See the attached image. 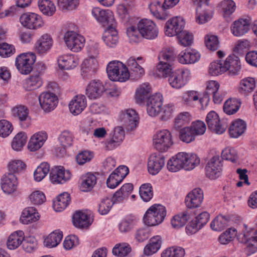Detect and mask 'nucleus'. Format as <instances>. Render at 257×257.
<instances>
[{
	"mask_svg": "<svg viewBox=\"0 0 257 257\" xmlns=\"http://www.w3.org/2000/svg\"><path fill=\"white\" fill-rule=\"evenodd\" d=\"M176 54L172 48L163 49L159 53V63L156 66V73L160 77H169V82L173 88H177V75L173 71Z\"/></svg>",
	"mask_w": 257,
	"mask_h": 257,
	"instance_id": "f257e3e1",
	"label": "nucleus"
},
{
	"mask_svg": "<svg viewBox=\"0 0 257 257\" xmlns=\"http://www.w3.org/2000/svg\"><path fill=\"white\" fill-rule=\"evenodd\" d=\"M241 69L239 58L234 55L228 56L222 63L221 61H214L210 63L209 72L212 75H218L227 71L231 75H238Z\"/></svg>",
	"mask_w": 257,
	"mask_h": 257,
	"instance_id": "f03ea898",
	"label": "nucleus"
},
{
	"mask_svg": "<svg viewBox=\"0 0 257 257\" xmlns=\"http://www.w3.org/2000/svg\"><path fill=\"white\" fill-rule=\"evenodd\" d=\"M166 209L161 204L152 205L146 212L143 220L148 226H156L161 223L166 216Z\"/></svg>",
	"mask_w": 257,
	"mask_h": 257,
	"instance_id": "7ed1b4c3",
	"label": "nucleus"
},
{
	"mask_svg": "<svg viewBox=\"0 0 257 257\" xmlns=\"http://www.w3.org/2000/svg\"><path fill=\"white\" fill-rule=\"evenodd\" d=\"M106 72L108 78L112 81L125 82L130 78L128 68L120 61L109 62L107 66Z\"/></svg>",
	"mask_w": 257,
	"mask_h": 257,
	"instance_id": "20e7f679",
	"label": "nucleus"
},
{
	"mask_svg": "<svg viewBox=\"0 0 257 257\" xmlns=\"http://www.w3.org/2000/svg\"><path fill=\"white\" fill-rule=\"evenodd\" d=\"M153 142L155 148L160 152H167L173 145L171 132L165 129L154 135Z\"/></svg>",
	"mask_w": 257,
	"mask_h": 257,
	"instance_id": "39448f33",
	"label": "nucleus"
},
{
	"mask_svg": "<svg viewBox=\"0 0 257 257\" xmlns=\"http://www.w3.org/2000/svg\"><path fill=\"white\" fill-rule=\"evenodd\" d=\"M36 55L33 53L21 54L16 59V66L18 71L22 74H28L33 69L36 61Z\"/></svg>",
	"mask_w": 257,
	"mask_h": 257,
	"instance_id": "423d86ee",
	"label": "nucleus"
},
{
	"mask_svg": "<svg viewBox=\"0 0 257 257\" xmlns=\"http://www.w3.org/2000/svg\"><path fill=\"white\" fill-rule=\"evenodd\" d=\"M138 29L141 35L144 38L153 40L158 37V28L152 20L144 19L138 23Z\"/></svg>",
	"mask_w": 257,
	"mask_h": 257,
	"instance_id": "0eeeda50",
	"label": "nucleus"
},
{
	"mask_svg": "<svg viewBox=\"0 0 257 257\" xmlns=\"http://www.w3.org/2000/svg\"><path fill=\"white\" fill-rule=\"evenodd\" d=\"M64 39L67 47L73 52H79L83 48L85 38L73 31H67L64 35Z\"/></svg>",
	"mask_w": 257,
	"mask_h": 257,
	"instance_id": "6e6552de",
	"label": "nucleus"
},
{
	"mask_svg": "<svg viewBox=\"0 0 257 257\" xmlns=\"http://www.w3.org/2000/svg\"><path fill=\"white\" fill-rule=\"evenodd\" d=\"M200 159L196 155L184 152L178 153V169L191 170L200 164Z\"/></svg>",
	"mask_w": 257,
	"mask_h": 257,
	"instance_id": "1a4fd4ad",
	"label": "nucleus"
},
{
	"mask_svg": "<svg viewBox=\"0 0 257 257\" xmlns=\"http://www.w3.org/2000/svg\"><path fill=\"white\" fill-rule=\"evenodd\" d=\"M120 120L127 131H132L138 125L139 117L136 110L127 109L121 112Z\"/></svg>",
	"mask_w": 257,
	"mask_h": 257,
	"instance_id": "9d476101",
	"label": "nucleus"
},
{
	"mask_svg": "<svg viewBox=\"0 0 257 257\" xmlns=\"http://www.w3.org/2000/svg\"><path fill=\"white\" fill-rule=\"evenodd\" d=\"M91 13L95 19L104 27L116 26L113 13L108 10H103L99 8L92 9Z\"/></svg>",
	"mask_w": 257,
	"mask_h": 257,
	"instance_id": "9b49d317",
	"label": "nucleus"
},
{
	"mask_svg": "<svg viewBox=\"0 0 257 257\" xmlns=\"http://www.w3.org/2000/svg\"><path fill=\"white\" fill-rule=\"evenodd\" d=\"M206 176L211 180H215L222 175V164L218 156L213 157L205 167Z\"/></svg>",
	"mask_w": 257,
	"mask_h": 257,
	"instance_id": "f8f14e48",
	"label": "nucleus"
},
{
	"mask_svg": "<svg viewBox=\"0 0 257 257\" xmlns=\"http://www.w3.org/2000/svg\"><path fill=\"white\" fill-rule=\"evenodd\" d=\"M12 112L13 116L19 120L23 128H26L31 125V119L27 106L23 105H17L12 108Z\"/></svg>",
	"mask_w": 257,
	"mask_h": 257,
	"instance_id": "ddd939ff",
	"label": "nucleus"
},
{
	"mask_svg": "<svg viewBox=\"0 0 257 257\" xmlns=\"http://www.w3.org/2000/svg\"><path fill=\"white\" fill-rule=\"evenodd\" d=\"M206 122L208 128L217 134L223 133L227 127V125L220 121L218 115L214 111H211L207 114Z\"/></svg>",
	"mask_w": 257,
	"mask_h": 257,
	"instance_id": "4468645a",
	"label": "nucleus"
},
{
	"mask_svg": "<svg viewBox=\"0 0 257 257\" xmlns=\"http://www.w3.org/2000/svg\"><path fill=\"white\" fill-rule=\"evenodd\" d=\"M165 165V157L159 153H153L148 160V170L153 175L157 174Z\"/></svg>",
	"mask_w": 257,
	"mask_h": 257,
	"instance_id": "2eb2a0df",
	"label": "nucleus"
},
{
	"mask_svg": "<svg viewBox=\"0 0 257 257\" xmlns=\"http://www.w3.org/2000/svg\"><path fill=\"white\" fill-rule=\"evenodd\" d=\"M21 24L29 29H37L43 25L40 16L34 13L23 14L20 18Z\"/></svg>",
	"mask_w": 257,
	"mask_h": 257,
	"instance_id": "dca6fc26",
	"label": "nucleus"
},
{
	"mask_svg": "<svg viewBox=\"0 0 257 257\" xmlns=\"http://www.w3.org/2000/svg\"><path fill=\"white\" fill-rule=\"evenodd\" d=\"M185 21L182 17H178V40L181 45L190 46L193 41V36L189 31L185 30Z\"/></svg>",
	"mask_w": 257,
	"mask_h": 257,
	"instance_id": "f3484780",
	"label": "nucleus"
},
{
	"mask_svg": "<svg viewBox=\"0 0 257 257\" xmlns=\"http://www.w3.org/2000/svg\"><path fill=\"white\" fill-rule=\"evenodd\" d=\"M204 199L203 190L200 188H196L190 191L186 196L185 203L189 209L199 207Z\"/></svg>",
	"mask_w": 257,
	"mask_h": 257,
	"instance_id": "a211bd4d",
	"label": "nucleus"
},
{
	"mask_svg": "<svg viewBox=\"0 0 257 257\" xmlns=\"http://www.w3.org/2000/svg\"><path fill=\"white\" fill-rule=\"evenodd\" d=\"M163 105V96L160 93H156L149 97L147 102V110L151 116L160 114Z\"/></svg>",
	"mask_w": 257,
	"mask_h": 257,
	"instance_id": "6ab92c4d",
	"label": "nucleus"
},
{
	"mask_svg": "<svg viewBox=\"0 0 257 257\" xmlns=\"http://www.w3.org/2000/svg\"><path fill=\"white\" fill-rule=\"evenodd\" d=\"M39 103L42 108L46 112L53 110L58 103V98L53 92L42 93L39 97Z\"/></svg>",
	"mask_w": 257,
	"mask_h": 257,
	"instance_id": "aec40b11",
	"label": "nucleus"
},
{
	"mask_svg": "<svg viewBox=\"0 0 257 257\" xmlns=\"http://www.w3.org/2000/svg\"><path fill=\"white\" fill-rule=\"evenodd\" d=\"M53 40L50 35L44 34L36 41L34 49L37 53L41 55L47 54L53 46Z\"/></svg>",
	"mask_w": 257,
	"mask_h": 257,
	"instance_id": "412c9836",
	"label": "nucleus"
},
{
	"mask_svg": "<svg viewBox=\"0 0 257 257\" xmlns=\"http://www.w3.org/2000/svg\"><path fill=\"white\" fill-rule=\"evenodd\" d=\"M125 134L121 126L115 127L113 130L111 138L104 142L106 150H112L117 147L124 139Z\"/></svg>",
	"mask_w": 257,
	"mask_h": 257,
	"instance_id": "4be33fe9",
	"label": "nucleus"
},
{
	"mask_svg": "<svg viewBox=\"0 0 257 257\" xmlns=\"http://www.w3.org/2000/svg\"><path fill=\"white\" fill-rule=\"evenodd\" d=\"M71 178L69 171L65 170L63 167L53 168L50 173V179L54 184H63Z\"/></svg>",
	"mask_w": 257,
	"mask_h": 257,
	"instance_id": "5701e85b",
	"label": "nucleus"
},
{
	"mask_svg": "<svg viewBox=\"0 0 257 257\" xmlns=\"http://www.w3.org/2000/svg\"><path fill=\"white\" fill-rule=\"evenodd\" d=\"M18 182L13 173L5 175L2 179L1 187L4 193L10 194L17 190Z\"/></svg>",
	"mask_w": 257,
	"mask_h": 257,
	"instance_id": "b1692460",
	"label": "nucleus"
},
{
	"mask_svg": "<svg viewBox=\"0 0 257 257\" xmlns=\"http://www.w3.org/2000/svg\"><path fill=\"white\" fill-rule=\"evenodd\" d=\"M148 9L152 16L158 20L164 21L169 17L168 9L159 1L152 2L148 5Z\"/></svg>",
	"mask_w": 257,
	"mask_h": 257,
	"instance_id": "393cba45",
	"label": "nucleus"
},
{
	"mask_svg": "<svg viewBox=\"0 0 257 257\" xmlns=\"http://www.w3.org/2000/svg\"><path fill=\"white\" fill-rule=\"evenodd\" d=\"M103 83L98 80H93L89 82L86 88V94L90 99H95L106 91Z\"/></svg>",
	"mask_w": 257,
	"mask_h": 257,
	"instance_id": "a878e982",
	"label": "nucleus"
},
{
	"mask_svg": "<svg viewBox=\"0 0 257 257\" xmlns=\"http://www.w3.org/2000/svg\"><path fill=\"white\" fill-rule=\"evenodd\" d=\"M116 26L107 27L104 30L102 39L105 45L109 48H114L118 43V33Z\"/></svg>",
	"mask_w": 257,
	"mask_h": 257,
	"instance_id": "bb28decb",
	"label": "nucleus"
},
{
	"mask_svg": "<svg viewBox=\"0 0 257 257\" xmlns=\"http://www.w3.org/2000/svg\"><path fill=\"white\" fill-rule=\"evenodd\" d=\"M47 139V134L44 131H41L34 134L31 138L28 145V149L35 152L40 149Z\"/></svg>",
	"mask_w": 257,
	"mask_h": 257,
	"instance_id": "cd10ccee",
	"label": "nucleus"
},
{
	"mask_svg": "<svg viewBox=\"0 0 257 257\" xmlns=\"http://www.w3.org/2000/svg\"><path fill=\"white\" fill-rule=\"evenodd\" d=\"M86 105V97L81 94L74 96L69 104L70 111L74 115H78L81 113Z\"/></svg>",
	"mask_w": 257,
	"mask_h": 257,
	"instance_id": "c85d7f7f",
	"label": "nucleus"
},
{
	"mask_svg": "<svg viewBox=\"0 0 257 257\" xmlns=\"http://www.w3.org/2000/svg\"><path fill=\"white\" fill-rule=\"evenodd\" d=\"M98 62L94 58H89L84 60L81 65L82 75L84 78H89L96 72Z\"/></svg>",
	"mask_w": 257,
	"mask_h": 257,
	"instance_id": "c756f323",
	"label": "nucleus"
},
{
	"mask_svg": "<svg viewBox=\"0 0 257 257\" xmlns=\"http://www.w3.org/2000/svg\"><path fill=\"white\" fill-rule=\"evenodd\" d=\"M250 23V20L247 18L235 21L231 28L233 35L238 37L246 33L249 29Z\"/></svg>",
	"mask_w": 257,
	"mask_h": 257,
	"instance_id": "7c9ffc66",
	"label": "nucleus"
},
{
	"mask_svg": "<svg viewBox=\"0 0 257 257\" xmlns=\"http://www.w3.org/2000/svg\"><path fill=\"white\" fill-rule=\"evenodd\" d=\"M42 84L43 79L40 73L33 72L24 80L23 86L26 90L31 91L40 88Z\"/></svg>",
	"mask_w": 257,
	"mask_h": 257,
	"instance_id": "2f4dec72",
	"label": "nucleus"
},
{
	"mask_svg": "<svg viewBox=\"0 0 257 257\" xmlns=\"http://www.w3.org/2000/svg\"><path fill=\"white\" fill-rule=\"evenodd\" d=\"M58 66L62 69H73L78 64V59L73 55H64L58 58Z\"/></svg>",
	"mask_w": 257,
	"mask_h": 257,
	"instance_id": "473e14b6",
	"label": "nucleus"
},
{
	"mask_svg": "<svg viewBox=\"0 0 257 257\" xmlns=\"http://www.w3.org/2000/svg\"><path fill=\"white\" fill-rule=\"evenodd\" d=\"M151 93V87L148 83H144L141 84L136 90V102L139 104L144 103L145 100L149 98Z\"/></svg>",
	"mask_w": 257,
	"mask_h": 257,
	"instance_id": "72a5a7b5",
	"label": "nucleus"
},
{
	"mask_svg": "<svg viewBox=\"0 0 257 257\" xmlns=\"http://www.w3.org/2000/svg\"><path fill=\"white\" fill-rule=\"evenodd\" d=\"M257 230L255 232V235L250 236V234L248 232L240 233L237 238L239 242L243 243H247V247L248 249H251L253 253L257 250Z\"/></svg>",
	"mask_w": 257,
	"mask_h": 257,
	"instance_id": "f704fd0d",
	"label": "nucleus"
},
{
	"mask_svg": "<svg viewBox=\"0 0 257 257\" xmlns=\"http://www.w3.org/2000/svg\"><path fill=\"white\" fill-rule=\"evenodd\" d=\"M72 221L74 226L79 228L87 227L91 224L90 215L82 211H76L73 215Z\"/></svg>",
	"mask_w": 257,
	"mask_h": 257,
	"instance_id": "c9c22d12",
	"label": "nucleus"
},
{
	"mask_svg": "<svg viewBox=\"0 0 257 257\" xmlns=\"http://www.w3.org/2000/svg\"><path fill=\"white\" fill-rule=\"evenodd\" d=\"M40 218L39 213L33 207H29L24 209L22 213L20 220L25 224H28L38 220Z\"/></svg>",
	"mask_w": 257,
	"mask_h": 257,
	"instance_id": "e433bc0d",
	"label": "nucleus"
},
{
	"mask_svg": "<svg viewBox=\"0 0 257 257\" xmlns=\"http://www.w3.org/2000/svg\"><path fill=\"white\" fill-rule=\"evenodd\" d=\"M219 88V84L217 81L211 80L208 82L203 96L199 99V102L202 107L204 106V103L205 106L208 104L210 100V96L216 93Z\"/></svg>",
	"mask_w": 257,
	"mask_h": 257,
	"instance_id": "4c0bfd02",
	"label": "nucleus"
},
{
	"mask_svg": "<svg viewBox=\"0 0 257 257\" xmlns=\"http://www.w3.org/2000/svg\"><path fill=\"white\" fill-rule=\"evenodd\" d=\"M246 130V123L240 119L233 121L229 128L230 136L232 138H237L241 136Z\"/></svg>",
	"mask_w": 257,
	"mask_h": 257,
	"instance_id": "58836bf2",
	"label": "nucleus"
},
{
	"mask_svg": "<svg viewBox=\"0 0 257 257\" xmlns=\"http://www.w3.org/2000/svg\"><path fill=\"white\" fill-rule=\"evenodd\" d=\"M162 243V237L156 235L152 237L150 242L144 248V253L146 255H151L158 251Z\"/></svg>",
	"mask_w": 257,
	"mask_h": 257,
	"instance_id": "ea45409f",
	"label": "nucleus"
},
{
	"mask_svg": "<svg viewBox=\"0 0 257 257\" xmlns=\"http://www.w3.org/2000/svg\"><path fill=\"white\" fill-rule=\"evenodd\" d=\"M96 183V177L91 173H88L80 178V189L83 192L91 190Z\"/></svg>",
	"mask_w": 257,
	"mask_h": 257,
	"instance_id": "a19ab883",
	"label": "nucleus"
},
{
	"mask_svg": "<svg viewBox=\"0 0 257 257\" xmlns=\"http://www.w3.org/2000/svg\"><path fill=\"white\" fill-rule=\"evenodd\" d=\"M24 233L23 231L19 230L12 233L7 241V246L10 249H15L21 244L24 240Z\"/></svg>",
	"mask_w": 257,
	"mask_h": 257,
	"instance_id": "79ce46f5",
	"label": "nucleus"
},
{
	"mask_svg": "<svg viewBox=\"0 0 257 257\" xmlns=\"http://www.w3.org/2000/svg\"><path fill=\"white\" fill-rule=\"evenodd\" d=\"M70 195L67 192L60 194L53 202L54 209L57 212L63 210L70 202Z\"/></svg>",
	"mask_w": 257,
	"mask_h": 257,
	"instance_id": "37998d69",
	"label": "nucleus"
},
{
	"mask_svg": "<svg viewBox=\"0 0 257 257\" xmlns=\"http://www.w3.org/2000/svg\"><path fill=\"white\" fill-rule=\"evenodd\" d=\"M229 217L223 215L217 216L211 222V228L216 231H221L228 225Z\"/></svg>",
	"mask_w": 257,
	"mask_h": 257,
	"instance_id": "c03bdc74",
	"label": "nucleus"
},
{
	"mask_svg": "<svg viewBox=\"0 0 257 257\" xmlns=\"http://www.w3.org/2000/svg\"><path fill=\"white\" fill-rule=\"evenodd\" d=\"M63 237L62 232L56 230L51 232L44 240L46 246L52 248L56 247L61 241Z\"/></svg>",
	"mask_w": 257,
	"mask_h": 257,
	"instance_id": "a18cd8bd",
	"label": "nucleus"
},
{
	"mask_svg": "<svg viewBox=\"0 0 257 257\" xmlns=\"http://www.w3.org/2000/svg\"><path fill=\"white\" fill-rule=\"evenodd\" d=\"M241 106V101L236 98H229L224 103L223 110L227 114L231 115L236 113Z\"/></svg>",
	"mask_w": 257,
	"mask_h": 257,
	"instance_id": "49530a36",
	"label": "nucleus"
},
{
	"mask_svg": "<svg viewBox=\"0 0 257 257\" xmlns=\"http://www.w3.org/2000/svg\"><path fill=\"white\" fill-rule=\"evenodd\" d=\"M38 5L40 11L48 16H52L56 12L54 4L50 0H39Z\"/></svg>",
	"mask_w": 257,
	"mask_h": 257,
	"instance_id": "de8ad7c7",
	"label": "nucleus"
},
{
	"mask_svg": "<svg viewBox=\"0 0 257 257\" xmlns=\"http://www.w3.org/2000/svg\"><path fill=\"white\" fill-rule=\"evenodd\" d=\"M255 87V81L252 77H247L240 81L239 91L244 95L253 91Z\"/></svg>",
	"mask_w": 257,
	"mask_h": 257,
	"instance_id": "09e8293b",
	"label": "nucleus"
},
{
	"mask_svg": "<svg viewBox=\"0 0 257 257\" xmlns=\"http://www.w3.org/2000/svg\"><path fill=\"white\" fill-rule=\"evenodd\" d=\"M219 7L221 8L224 17H229L235 10V4L232 0H224L222 1Z\"/></svg>",
	"mask_w": 257,
	"mask_h": 257,
	"instance_id": "8fccbe9b",
	"label": "nucleus"
},
{
	"mask_svg": "<svg viewBox=\"0 0 257 257\" xmlns=\"http://www.w3.org/2000/svg\"><path fill=\"white\" fill-rule=\"evenodd\" d=\"M27 137L24 132L17 134L12 142V147L15 151H20L26 143Z\"/></svg>",
	"mask_w": 257,
	"mask_h": 257,
	"instance_id": "3c124183",
	"label": "nucleus"
},
{
	"mask_svg": "<svg viewBox=\"0 0 257 257\" xmlns=\"http://www.w3.org/2000/svg\"><path fill=\"white\" fill-rule=\"evenodd\" d=\"M140 197L145 202L149 201L153 196V190L150 183H145L140 187Z\"/></svg>",
	"mask_w": 257,
	"mask_h": 257,
	"instance_id": "603ef678",
	"label": "nucleus"
},
{
	"mask_svg": "<svg viewBox=\"0 0 257 257\" xmlns=\"http://www.w3.org/2000/svg\"><path fill=\"white\" fill-rule=\"evenodd\" d=\"M131 247L126 243L116 244L112 249V253L118 257H124L126 256L131 251Z\"/></svg>",
	"mask_w": 257,
	"mask_h": 257,
	"instance_id": "864d4df0",
	"label": "nucleus"
},
{
	"mask_svg": "<svg viewBox=\"0 0 257 257\" xmlns=\"http://www.w3.org/2000/svg\"><path fill=\"white\" fill-rule=\"evenodd\" d=\"M50 171V166L47 163H41L34 173L35 180L40 182L43 180Z\"/></svg>",
	"mask_w": 257,
	"mask_h": 257,
	"instance_id": "5fc2aeb1",
	"label": "nucleus"
},
{
	"mask_svg": "<svg viewBox=\"0 0 257 257\" xmlns=\"http://www.w3.org/2000/svg\"><path fill=\"white\" fill-rule=\"evenodd\" d=\"M58 141L62 147L68 148L73 144L74 136L70 132L64 131L59 135Z\"/></svg>",
	"mask_w": 257,
	"mask_h": 257,
	"instance_id": "6e6d98bb",
	"label": "nucleus"
},
{
	"mask_svg": "<svg viewBox=\"0 0 257 257\" xmlns=\"http://www.w3.org/2000/svg\"><path fill=\"white\" fill-rule=\"evenodd\" d=\"M195 137L189 126L184 127L179 132V138L184 143H190L195 140Z\"/></svg>",
	"mask_w": 257,
	"mask_h": 257,
	"instance_id": "4d7b16f0",
	"label": "nucleus"
},
{
	"mask_svg": "<svg viewBox=\"0 0 257 257\" xmlns=\"http://www.w3.org/2000/svg\"><path fill=\"white\" fill-rule=\"evenodd\" d=\"M165 34L168 37L177 35V17H174L167 21L165 25Z\"/></svg>",
	"mask_w": 257,
	"mask_h": 257,
	"instance_id": "13d9d810",
	"label": "nucleus"
},
{
	"mask_svg": "<svg viewBox=\"0 0 257 257\" xmlns=\"http://www.w3.org/2000/svg\"><path fill=\"white\" fill-rule=\"evenodd\" d=\"M79 4V0H58V6L62 11L74 10Z\"/></svg>",
	"mask_w": 257,
	"mask_h": 257,
	"instance_id": "bf43d9fd",
	"label": "nucleus"
},
{
	"mask_svg": "<svg viewBox=\"0 0 257 257\" xmlns=\"http://www.w3.org/2000/svg\"><path fill=\"white\" fill-rule=\"evenodd\" d=\"M113 204L111 199H102L98 205V211L101 215H106L109 212Z\"/></svg>",
	"mask_w": 257,
	"mask_h": 257,
	"instance_id": "052dcab7",
	"label": "nucleus"
},
{
	"mask_svg": "<svg viewBox=\"0 0 257 257\" xmlns=\"http://www.w3.org/2000/svg\"><path fill=\"white\" fill-rule=\"evenodd\" d=\"M23 241L22 246L26 252H32L37 248L38 243L35 237L32 236L26 237Z\"/></svg>",
	"mask_w": 257,
	"mask_h": 257,
	"instance_id": "680f3d73",
	"label": "nucleus"
},
{
	"mask_svg": "<svg viewBox=\"0 0 257 257\" xmlns=\"http://www.w3.org/2000/svg\"><path fill=\"white\" fill-rule=\"evenodd\" d=\"M13 130L11 122L6 119L0 120V136L6 138L9 136Z\"/></svg>",
	"mask_w": 257,
	"mask_h": 257,
	"instance_id": "e2e57ef3",
	"label": "nucleus"
},
{
	"mask_svg": "<svg viewBox=\"0 0 257 257\" xmlns=\"http://www.w3.org/2000/svg\"><path fill=\"white\" fill-rule=\"evenodd\" d=\"M205 43L207 48L211 51H216L219 47L218 38L214 35H207L205 37Z\"/></svg>",
	"mask_w": 257,
	"mask_h": 257,
	"instance_id": "0e129e2a",
	"label": "nucleus"
},
{
	"mask_svg": "<svg viewBox=\"0 0 257 257\" xmlns=\"http://www.w3.org/2000/svg\"><path fill=\"white\" fill-rule=\"evenodd\" d=\"M189 127L195 137L204 134L206 129L205 124L201 120L193 121Z\"/></svg>",
	"mask_w": 257,
	"mask_h": 257,
	"instance_id": "69168bd1",
	"label": "nucleus"
},
{
	"mask_svg": "<svg viewBox=\"0 0 257 257\" xmlns=\"http://www.w3.org/2000/svg\"><path fill=\"white\" fill-rule=\"evenodd\" d=\"M31 203L34 205H40L45 202V194L41 191L37 190L32 192L29 196Z\"/></svg>",
	"mask_w": 257,
	"mask_h": 257,
	"instance_id": "338daca9",
	"label": "nucleus"
},
{
	"mask_svg": "<svg viewBox=\"0 0 257 257\" xmlns=\"http://www.w3.org/2000/svg\"><path fill=\"white\" fill-rule=\"evenodd\" d=\"M221 156L222 159L232 162H235L238 158L237 153L235 149L229 147L224 149L222 151Z\"/></svg>",
	"mask_w": 257,
	"mask_h": 257,
	"instance_id": "774afa93",
	"label": "nucleus"
}]
</instances>
